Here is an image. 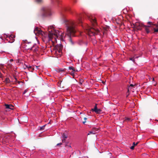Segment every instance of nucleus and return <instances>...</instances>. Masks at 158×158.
Segmentation results:
<instances>
[{"mask_svg":"<svg viewBox=\"0 0 158 158\" xmlns=\"http://www.w3.org/2000/svg\"><path fill=\"white\" fill-rule=\"evenodd\" d=\"M150 26H145L144 25V26L143 27V28H144L145 29V31H146V32L147 33H148L150 32V31L149 29V27H150Z\"/></svg>","mask_w":158,"mask_h":158,"instance_id":"15","label":"nucleus"},{"mask_svg":"<svg viewBox=\"0 0 158 158\" xmlns=\"http://www.w3.org/2000/svg\"><path fill=\"white\" fill-rule=\"evenodd\" d=\"M26 67L28 68V70L31 72H32L34 69V68L30 65L26 66Z\"/></svg>","mask_w":158,"mask_h":158,"instance_id":"16","label":"nucleus"},{"mask_svg":"<svg viewBox=\"0 0 158 158\" xmlns=\"http://www.w3.org/2000/svg\"><path fill=\"white\" fill-rule=\"evenodd\" d=\"M41 16L43 17H46L51 15L50 10L47 7H43L41 10Z\"/></svg>","mask_w":158,"mask_h":158,"instance_id":"2","label":"nucleus"},{"mask_svg":"<svg viewBox=\"0 0 158 158\" xmlns=\"http://www.w3.org/2000/svg\"><path fill=\"white\" fill-rule=\"evenodd\" d=\"M59 71H64V70H62V69H60Z\"/></svg>","mask_w":158,"mask_h":158,"instance_id":"37","label":"nucleus"},{"mask_svg":"<svg viewBox=\"0 0 158 158\" xmlns=\"http://www.w3.org/2000/svg\"><path fill=\"white\" fill-rule=\"evenodd\" d=\"M67 137L68 135L66 133H65L62 134V137L63 138V139H62L63 142H65V139L67 138Z\"/></svg>","mask_w":158,"mask_h":158,"instance_id":"12","label":"nucleus"},{"mask_svg":"<svg viewBox=\"0 0 158 158\" xmlns=\"http://www.w3.org/2000/svg\"><path fill=\"white\" fill-rule=\"evenodd\" d=\"M131 120V119L129 118H126L125 120L126 121L127 120L128 121H130Z\"/></svg>","mask_w":158,"mask_h":158,"instance_id":"25","label":"nucleus"},{"mask_svg":"<svg viewBox=\"0 0 158 158\" xmlns=\"http://www.w3.org/2000/svg\"><path fill=\"white\" fill-rule=\"evenodd\" d=\"M58 3V2H59L58 1V0H56V1Z\"/></svg>","mask_w":158,"mask_h":158,"instance_id":"44","label":"nucleus"},{"mask_svg":"<svg viewBox=\"0 0 158 158\" xmlns=\"http://www.w3.org/2000/svg\"><path fill=\"white\" fill-rule=\"evenodd\" d=\"M62 144V143H58L57 144V145H61Z\"/></svg>","mask_w":158,"mask_h":158,"instance_id":"32","label":"nucleus"},{"mask_svg":"<svg viewBox=\"0 0 158 158\" xmlns=\"http://www.w3.org/2000/svg\"><path fill=\"white\" fill-rule=\"evenodd\" d=\"M152 79V78H151V77H150V78H149V79H150H150Z\"/></svg>","mask_w":158,"mask_h":158,"instance_id":"43","label":"nucleus"},{"mask_svg":"<svg viewBox=\"0 0 158 158\" xmlns=\"http://www.w3.org/2000/svg\"><path fill=\"white\" fill-rule=\"evenodd\" d=\"M7 40H9V42L10 43H12L15 41L14 38L15 36L13 35H11L7 36Z\"/></svg>","mask_w":158,"mask_h":158,"instance_id":"8","label":"nucleus"},{"mask_svg":"<svg viewBox=\"0 0 158 158\" xmlns=\"http://www.w3.org/2000/svg\"><path fill=\"white\" fill-rule=\"evenodd\" d=\"M152 81H154V78H152Z\"/></svg>","mask_w":158,"mask_h":158,"instance_id":"41","label":"nucleus"},{"mask_svg":"<svg viewBox=\"0 0 158 158\" xmlns=\"http://www.w3.org/2000/svg\"><path fill=\"white\" fill-rule=\"evenodd\" d=\"M39 67V66H35V67L37 69H38V67Z\"/></svg>","mask_w":158,"mask_h":158,"instance_id":"40","label":"nucleus"},{"mask_svg":"<svg viewBox=\"0 0 158 158\" xmlns=\"http://www.w3.org/2000/svg\"><path fill=\"white\" fill-rule=\"evenodd\" d=\"M89 19L90 21L94 25L96 24V19L92 16H88Z\"/></svg>","mask_w":158,"mask_h":158,"instance_id":"11","label":"nucleus"},{"mask_svg":"<svg viewBox=\"0 0 158 158\" xmlns=\"http://www.w3.org/2000/svg\"><path fill=\"white\" fill-rule=\"evenodd\" d=\"M43 1V0H36V2L38 3H40Z\"/></svg>","mask_w":158,"mask_h":158,"instance_id":"21","label":"nucleus"},{"mask_svg":"<svg viewBox=\"0 0 158 158\" xmlns=\"http://www.w3.org/2000/svg\"><path fill=\"white\" fill-rule=\"evenodd\" d=\"M1 73L0 72V77H1Z\"/></svg>","mask_w":158,"mask_h":158,"instance_id":"42","label":"nucleus"},{"mask_svg":"<svg viewBox=\"0 0 158 158\" xmlns=\"http://www.w3.org/2000/svg\"><path fill=\"white\" fill-rule=\"evenodd\" d=\"M130 86L133 87L134 86V85L133 84H131L130 85Z\"/></svg>","mask_w":158,"mask_h":158,"instance_id":"33","label":"nucleus"},{"mask_svg":"<svg viewBox=\"0 0 158 158\" xmlns=\"http://www.w3.org/2000/svg\"><path fill=\"white\" fill-rule=\"evenodd\" d=\"M99 129L96 128H93L92 129V130L89 131L88 135L90 134H95L97 132V131H98Z\"/></svg>","mask_w":158,"mask_h":158,"instance_id":"9","label":"nucleus"},{"mask_svg":"<svg viewBox=\"0 0 158 158\" xmlns=\"http://www.w3.org/2000/svg\"><path fill=\"white\" fill-rule=\"evenodd\" d=\"M64 22L65 23L67 27L65 35L69 38V40L71 42V36H74L76 32L75 25L71 20H68L65 19H64Z\"/></svg>","mask_w":158,"mask_h":158,"instance_id":"1","label":"nucleus"},{"mask_svg":"<svg viewBox=\"0 0 158 158\" xmlns=\"http://www.w3.org/2000/svg\"><path fill=\"white\" fill-rule=\"evenodd\" d=\"M38 51V48H35V49H34V51L36 52Z\"/></svg>","mask_w":158,"mask_h":158,"instance_id":"30","label":"nucleus"},{"mask_svg":"<svg viewBox=\"0 0 158 158\" xmlns=\"http://www.w3.org/2000/svg\"><path fill=\"white\" fill-rule=\"evenodd\" d=\"M84 119L85 121L87 119V118H84Z\"/></svg>","mask_w":158,"mask_h":158,"instance_id":"39","label":"nucleus"},{"mask_svg":"<svg viewBox=\"0 0 158 158\" xmlns=\"http://www.w3.org/2000/svg\"><path fill=\"white\" fill-rule=\"evenodd\" d=\"M10 80L8 78H6L4 81L6 83H9L10 82Z\"/></svg>","mask_w":158,"mask_h":158,"instance_id":"18","label":"nucleus"},{"mask_svg":"<svg viewBox=\"0 0 158 158\" xmlns=\"http://www.w3.org/2000/svg\"><path fill=\"white\" fill-rule=\"evenodd\" d=\"M84 81V80L82 79H80L79 83L81 85Z\"/></svg>","mask_w":158,"mask_h":158,"instance_id":"19","label":"nucleus"},{"mask_svg":"<svg viewBox=\"0 0 158 158\" xmlns=\"http://www.w3.org/2000/svg\"><path fill=\"white\" fill-rule=\"evenodd\" d=\"M27 89H25V90L24 91V92H23V94H25V93H26L27 92Z\"/></svg>","mask_w":158,"mask_h":158,"instance_id":"29","label":"nucleus"},{"mask_svg":"<svg viewBox=\"0 0 158 158\" xmlns=\"http://www.w3.org/2000/svg\"><path fill=\"white\" fill-rule=\"evenodd\" d=\"M132 150H133L134 148V145H133L130 148Z\"/></svg>","mask_w":158,"mask_h":158,"instance_id":"28","label":"nucleus"},{"mask_svg":"<svg viewBox=\"0 0 158 158\" xmlns=\"http://www.w3.org/2000/svg\"><path fill=\"white\" fill-rule=\"evenodd\" d=\"M130 60L133 61L134 62H135V60L134 59V58H130Z\"/></svg>","mask_w":158,"mask_h":158,"instance_id":"26","label":"nucleus"},{"mask_svg":"<svg viewBox=\"0 0 158 158\" xmlns=\"http://www.w3.org/2000/svg\"><path fill=\"white\" fill-rule=\"evenodd\" d=\"M17 83L19 84H20V83H21V81H17Z\"/></svg>","mask_w":158,"mask_h":158,"instance_id":"34","label":"nucleus"},{"mask_svg":"<svg viewBox=\"0 0 158 158\" xmlns=\"http://www.w3.org/2000/svg\"><path fill=\"white\" fill-rule=\"evenodd\" d=\"M134 28L138 30H141L142 27H143L144 25L139 23H136L134 24Z\"/></svg>","mask_w":158,"mask_h":158,"instance_id":"6","label":"nucleus"},{"mask_svg":"<svg viewBox=\"0 0 158 158\" xmlns=\"http://www.w3.org/2000/svg\"><path fill=\"white\" fill-rule=\"evenodd\" d=\"M27 41H26V44L25 47V49L27 50H33V48L34 47V46L31 45V42H30L27 43Z\"/></svg>","mask_w":158,"mask_h":158,"instance_id":"5","label":"nucleus"},{"mask_svg":"<svg viewBox=\"0 0 158 158\" xmlns=\"http://www.w3.org/2000/svg\"><path fill=\"white\" fill-rule=\"evenodd\" d=\"M128 89V92H129L130 90V86H129L128 88H127Z\"/></svg>","mask_w":158,"mask_h":158,"instance_id":"35","label":"nucleus"},{"mask_svg":"<svg viewBox=\"0 0 158 158\" xmlns=\"http://www.w3.org/2000/svg\"><path fill=\"white\" fill-rule=\"evenodd\" d=\"M63 48L62 45L61 44H57L55 47L54 48L56 50V52H58L60 53L61 52Z\"/></svg>","mask_w":158,"mask_h":158,"instance_id":"7","label":"nucleus"},{"mask_svg":"<svg viewBox=\"0 0 158 158\" xmlns=\"http://www.w3.org/2000/svg\"><path fill=\"white\" fill-rule=\"evenodd\" d=\"M69 70H72L73 71H75L74 68L72 66L69 67Z\"/></svg>","mask_w":158,"mask_h":158,"instance_id":"20","label":"nucleus"},{"mask_svg":"<svg viewBox=\"0 0 158 158\" xmlns=\"http://www.w3.org/2000/svg\"><path fill=\"white\" fill-rule=\"evenodd\" d=\"M53 28L52 26H50V28L49 27L48 28V37L49 39L50 40H51V39L52 38L53 35H56L57 37L58 38V36L57 35V34H54V33L52 32V29Z\"/></svg>","mask_w":158,"mask_h":158,"instance_id":"4","label":"nucleus"},{"mask_svg":"<svg viewBox=\"0 0 158 158\" xmlns=\"http://www.w3.org/2000/svg\"><path fill=\"white\" fill-rule=\"evenodd\" d=\"M138 144V142L136 143H135V142H133V145H134V146H135L137 145Z\"/></svg>","mask_w":158,"mask_h":158,"instance_id":"27","label":"nucleus"},{"mask_svg":"<svg viewBox=\"0 0 158 158\" xmlns=\"http://www.w3.org/2000/svg\"><path fill=\"white\" fill-rule=\"evenodd\" d=\"M156 27L157 28V29L154 28V32H158V27Z\"/></svg>","mask_w":158,"mask_h":158,"instance_id":"23","label":"nucleus"},{"mask_svg":"<svg viewBox=\"0 0 158 158\" xmlns=\"http://www.w3.org/2000/svg\"><path fill=\"white\" fill-rule=\"evenodd\" d=\"M148 24L149 25H152L153 26H156V24H153L152 22H148Z\"/></svg>","mask_w":158,"mask_h":158,"instance_id":"22","label":"nucleus"},{"mask_svg":"<svg viewBox=\"0 0 158 158\" xmlns=\"http://www.w3.org/2000/svg\"><path fill=\"white\" fill-rule=\"evenodd\" d=\"M15 80H16V82H17V78H16V77H15Z\"/></svg>","mask_w":158,"mask_h":158,"instance_id":"36","label":"nucleus"},{"mask_svg":"<svg viewBox=\"0 0 158 158\" xmlns=\"http://www.w3.org/2000/svg\"><path fill=\"white\" fill-rule=\"evenodd\" d=\"M86 123V121H84L83 122V124H85V123Z\"/></svg>","mask_w":158,"mask_h":158,"instance_id":"38","label":"nucleus"},{"mask_svg":"<svg viewBox=\"0 0 158 158\" xmlns=\"http://www.w3.org/2000/svg\"><path fill=\"white\" fill-rule=\"evenodd\" d=\"M63 10L65 11H70V8L69 7H65L64 8Z\"/></svg>","mask_w":158,"mask_h":158,"instance_id":"17","label":"nucleus"},{"mask_svg":"<svg viewBox=\"0 0 158 158\" xmlns=\"http://www.w3.org/2000/svg\"><path fill=\"white\" fill-rule=\"evenodd\" d=\"M34 32L36 35L38 34H41L43 35V33H44V32L40 30L39 28L38 27L35 29Z\"/></svg>","mask_w":158,"mask_h":158,"instance_id":"10","label":"nucleus"},{"mask_svg":"<svg viewBox=\"0 0 158 158\" xmlns=\"http://www.w3.org/2000/svg\"><path fill=\"white\" fill-rule=\"evenodd\" d=\"M4 106L6 109H13V108L14 107V106L10 104H5Z\"/></svg>","mask_w":158,"mask_h":158,"instance_id":"13","label":"nucleus"},{"mask_svg":"<svg viewBox=\"0 0 158 158\" xmlns=\"http://www.w3.org/2000/svg\"><path fill=\"white\" fill-rule=\"evenodd\" d=\"M91 110L93 112H95L96 114H99L102 111L101 109H91Z\"/></svg>","mask_w":158,"mask_h":158,"instance_id":"14","label":"nucleus"},{"mask_svg":"<svg viewBox=\"0 0 158 158\" xmlns=\"http://www.w3.org/2000/svg\"><path fill=\"white\" fill-rule=\"evenodd\" d=\"M86 31L87 32L90 36L97 35L99 32V31L98 30L94 28L90 27H87L86 29Z\"/></svg>","mask_w":158,"mask_h":158,"instance_id":"3","label":"nucleus"},{"mask_svg":"<svg viewBox=\"0 0 158 158\" xmlns=\"http://www.w3.org/2000/svg\"><path fill=\"white\" fill-rule=\"evenodd\" d=\"M45 127V125H44V126H43L41 127L40 128V130H44V128Z\"/></svg>","mask_w":158,"mask_h":158,"instance_id":"24","label":"nucleus"},{"mask_svg":"<svg viewBox=\"0 0 158 158\" xmlns=\"http://www.w3.org/2000/svg\"><path fill=\"white\" fill-rule=\"evenodd\" d=\"M80 22H81V21H80Z\"/></svg>","mask_w":158,"mask_h":158,"instance_id":"45","label":"nucleus"},{"mask_svg":"<svg viewBox=\"0 0 158 158\" xmlns=\"http://www.w3.org/2000/svg\"><path fill=\"white\" fill-rule=\"evenodd\" d=\"M94 109H97V107L96 105L95 106H94Z\"/></svg>","mask_w":158,"mask_h":158,"instance_id":"31","label":"nucleus"}]
</instances>
